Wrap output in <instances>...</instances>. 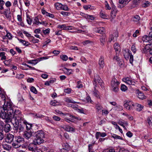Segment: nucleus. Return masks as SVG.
<instances>
[{
    "label": "nucleus",
    "instance_id": "obj_4",
    "mask_svg": "<svg viewBox=\"0 0 152 152\" xmlns=\"http://www.w3.org/2000/svg\"><path fill=\"white\" fill-rule=\"evenodd\" d=\"M12 115H10L2 107H0V117L2 119H5V122L8 123L11 122V117Z\"/></svg>",
    "mask_w": 152,
    "mask_h": 152
},
{
    "label": "nucleus",
    "instance_id": "obj_18",
    "mask_svg": "<svg viewBox=\"0 0 152 152\" xmlns=\"http://www.w3.org/2000/svg\"><path fill=\"white\" fill-rule=\"evenodd\" d=\"M45 58L43 57L39 58L38 59L32 60H29L28 61V63L29 64H34V65L37 64L38 61H40V60L39 59H45Z\"/></svg>",
    "mask_w": 152,
    "mask_h": 152
},
{
    "label": "nucleus",
    "instance_id": "obj_53",
    "mask_svg": "<svg viewBox=\"0 0 152 152\" xmlns=\"http://www.w3.org/2000/svg\"><path fill=\"white\" fill-rule=\"evenodd\" d=\"M115 107L116 108V110H118L120 111L122 109V106L119 105H116Z\"/></svg>",
    "mask_w": 152,
    "mask_h": 152
},
{
    "label": "nucleus",
    "instance_id": "obj_36",
    "mask_svg": "<svg viewBox=\"0 0 152 152\" xmlns=\"http://www.w3.org/2000/svg\"><path fill=\"white\" fill-rule=\"evenodd\" d=\"M151 3L148 1H145L142 4V6L144 7H146L150 5Z\"/></svg>",
    "mask_w": 152,
    "mask_h": 152
},
{
    "label": "nucleus",
    "instance_id": "obj_56",
    "mask_svg": "<svg viewBox=\"0 0 152 152\" xmlns=\"http://www.w3.org/2000/svg\"><path fill=\"white\" fill-rule=\"evenodd\" d=\"M146 48H148V50L151 49V48H152V44L150 43L148 44H147L146 45Z\"/></svg>",
    "mask_w": 152,
    "mask_h": 152
},
{
    "label": "nucleus",
    "instance_id": "obj_44",
    "mask_svg": "<svg viewBox=\"0 0 152 152\" xmlns=\"http://www.w3.org/2000/svg\"><path fill=\"white\" fill-rule=\"evenodd\" d=\"M0 13L1 14H4L5 15V17L6 18H8L10 17H11V16L10 15V11L9 13L8 14V12H6V13H3L1 12H0Z\"/></svg>",
    "mask_w": 152,
    "mask_h": 152
},
{
    "label": "nucleus",
    "instance_id": "obj_14",
    "mask_svg": "<svg viewBox=\"0 0 152 152\" xmlns=\"http://www.w3.org/2000/svg\"><path fill=\"white\" fill-rule=\"evenodd\" d=\"M99 64L100 68H103L104 67V58L103 56H100L99 61Z\"/></svg>",
    "mask_w": 152,
    "mask_h": 152
},
{
    "label": "nucleus",
    "instance_id": "obj_13",
    "mask_svg": "<svg viewBox=\"0 0 152 152\" xmlns=\"http://www.w3.org/2000/svg\"><path fill=\"white\" fill-rule=\"evenodd\" d=\"M11 126L10 124H7L5 125L4 126L2 130V132H3V131L6 133H7L9 132L11 130Z\"/></svg>",
    "mask_w": 152,
    "mask_h": 152
},
{
    "label": "nucleus",
    "instance_id": "obj_23",
    "mask_svg": "<svg viewBox=\"0 0 152 152\" xmlns=\"http://www.w3.org/2000/svg\"><path fill=\"white\" fill-rule=\"evenodd\" d=\"M117 10L115 9L113 10L111 12V17L113 18H114L116 16V14L117 13Z\"/></svg>",
    "mask_w": 152,
    "mask_h": 152
},
{
    "label": "nucleus",
    "instance_id": "obj_33",
    "mask_svg": "<svg viewBox=\"0 0 152 152\" xmlns=\"http://www.w3.org/2000/svg\"><path fill=\"white\" fill-rule=\"evenodd\" d=\"M130 52V51H129V54L130 57L129 61L130 63L132 64L133 61V56Z\"/></svg>",
    "mask_w": 152,
    "mask_h": 152
},
{
    "label": "nucleus",
    "instance_id": "obj_37",
    "mask_svg": "<svg viewBox=\"0 0 152 152\" xmlns=\"http://www.w3.org/2000/svg\"><path fill=\"white\" fill-rule=\"evenodd\" d=\"M147 120L149 126L151 125L152 124V117H148L147 119Z\"/></svg>",
    "mask_w": 152,
    "mask_h": 152
},
{
    "label": "nucleus",
    "instance_id": "obj_9",
    "mask_svg": "<svg viewBox=\"0 0 152 152\" xmlns=\"http://www.w3.org/2000/svg\"><path fill=\"white\" fill-rule=\"evenodd\" d=\"M36 144H37L35 143L33 141V143H30L28 146V149L29 151H31L32 152H35L38 148L36 145Z\"/></svg>",
    "mask_w": 152,
    "mask_h": 152
},
{
    "label": "nucleus",
    "instance_id": "obj_64",
    "mask_svg": "<svg viewBox=\"0 0 152 152\" xmlns=\"http://www.w3.org/2000/svg\"><path fill=\"white\" fill-rule=\"evenodd\" d=\"M80 83H81V82L80 81H79L77 82V87L78 88H82L83 87L82 85L80 84Z\"/></svg>",
    "mask_w": 152,
    "mask_h": 152
},
{
    "label": "nucleus",
    "instance_id": "obj_25",
    "mask_svg": "<svg viewBox=\"0 0 152 152\" xmlns=\"http://www.w3.org/2000/svg\"><path fill=\"white\" fill-rule=\"evenodd\" d=\"M65 101L67 102L71 103L74 104L79 103V102L74 101L72 99L68 98H67L66 99Z\"/></svg>",
    "mask_w": 152,
    "mask_h": 152
},
{
    "label": "nucleus",
    "instance_id": "obj_59",
    "mask_svg": "<svg viewBox=\"0 0 152 152\" xmlns=\"http://www.w3.org/2000/svg\"><path fill=\"white\" fill-rule=\"evenodd\" d=\"M96 108L98 111L101 110L102 108V107L99 105H97L96 106Z\"/></svg>",
    "mask_w": 152,
    "mask_h": 152
},
{
    "label": "nucleus",
    "instance_id": "obj_41",
    "mask_svg": "<svg viewBox=\"0 0 152 152\" xmlns=\"http://www.w3.org/2000/svg\"><path fill=\"white\" fill-rule=\"evenodd\" d=\"M118 64L121 67L124 66V62L121 59H120L118 61Z\"/></svg>",
    "mask_w": 152,
    "mask_h": 152
},
{
    "label": "nucleus",
    "instance_id": "obj_45",
    "mask_svg": "<svg viewBox=\"0 0 152 152\" xmlns=\"http://www.w3.org/2000/svg\"><path fill=\"white\" fill-rule=\"evenodd\" d=\"M11 61V60L9 59L8 60H6L4 61V63L5 65L6 66H8L10 64Z\"/></svg>",
    "mask_w": 152,
    "mask_h": 152
},
{
    "label": "nucleus",
    "instance_id": "obj_11",
    "mask_svg": "<svg viewBox=\"0 0 152 152\" xmlns=\"http://www.w3.org/2000/svg\"><path fill=\"white\" fill-rule=\"evenodd\" d=\"M14 136L12 134L9 133L7 134L5 140L6 142L11 143L12 142H13Z\"/></svg>",
    "mask_w": 152,
    "mask_h": 152
},
{
    "label": "nucleus",
    "instance_id": "obj_38",
    "mask_svg": "<svg viewBox=\"0 0 152 152\" xmlns=\"http://www.w3.org/2000/svg\"><path fill=\"white\" fill-rule=\"evenodd\" d=\"M94 94L97 98H99V92L98 91L96 90L95 87H94Z\"/></svg>",
    "mask_w": 152,
    "mask_h": 152
},
{
    "label": "nucleus",
    "instance_id": "obj_7",
    "mask_svg": "<svg viewBox=\"0 0 152 152\" xmlns=\"http://www.w3.org/2000/svg\"><path fill=\"white\" fill-rule=\"evenodd\" d=\"M119 84V82L116 78H113L111 85L112 90L115 92H118L119 90L118 86Z\"/></svg>",
    "mask_w": 152,
    "mask_h": 152
},
{
    "label": "nucleus",
    "instance_id": "obj_61",
    "mask_svg": "<svg viewBox=\"0 0 152 152\" xmlns=\"http://www.w3.org/2000/svg\"><path fill=\"white\" fill-rule=\"evenodd\" d=\"M61 14L62 15L65 16L68 15V14H69V13L68 12L62 11L61 12Z\"/></svg>",
    "mask_w": 152,
    "mask_h": 152
},
{
    "label": "nucleus",
    "instance_id": "obj_47",
    "mask_svg": "<svg viewBox=\"0 0 152 152\" xmlns=\"http://www.w3.org/2000/svg\"><path fill=\"white\" fill-rule=\"evenodd\" d=\"M92 7H91L90 5H85L83 6L84 8L86 10H88V9H92Z\"/></svg>",
    "mask_w": 152,
    "mask_h": 152
},
{
    "label": "nucleus",
    "instance_id": "obj_63",
    "mask_svg": "<svg viewBox=\"0 0 152 152\" xmlns=\"http://www.w3.org/2000/svg\"><path fill=\"white\" fill-rule=\"evenodd\" d=\"M5 5L7 7H10L11 5V4L10 1H7L5 3Z\"/></svg>",
    "mask_w": 152,
    "mask_h": 152
},
{
    "label": "nucleus",
    "instance_id": "obj_26",
    "mask_svg": "<svg viewBox=\"0 0 152 152\" xmlns=\"http://www.w3.org/2000/svg\"><path fill=\"white\" fill-rule=\"evenodd\" d=\"M84 17L86 19H88L91 20H93L94 19V17L92 15L86 14L85 15Z\"/></svg>",
    "mask_w": 152,
    "mask_h": 152
},
{
    "label": "nucleus",
    "instance_id": "obj_60",
    "mask_svg": "<svg viewBox=\"0 0 152 152\" xmlns=\"http://www.w3.org/2000/svg\"><path fill=\"white\" fill-rule=\"evenodd\" d=\"M27 22L29 24L31 25V19L29 17L27 16Z\"/></svg>",
    "mask_w": 152,
    "mask_h": 152
},
{
    "label": "nucleus",
    "instance_id": "obj_19",
    "mask_svg": "<svg viewBox=\"0 0 152 152\" xmlns=\"http://www.w3.org/2000/svg\"><path fill=\"white\" fill-rule=\"evenodd\" d=\"M104 28H95L94 29V32L100 34H102L104 32Z\"/></svg>",
    "mask_w": 152,
    "mask_h": 152
},
{
    "label": "nucleus",
    "instance_id": "obj_48",
    "mask_svg": "<svg viewBox=\"0 0 152 152\" xmlns=\"http://www.w3.org/2000/svg\"><path fill=\"white\" fill-rule=\"evenodd\" d=\"M64 91L67 94H70L71 92V89L70 88H68L66 89H65L64 90Z\"/></svg>",
    "mask_w": 152,
    "mask_h": 152
},
{
    "label": "nucleus",
    "instance_id": "obj_8",
    "mask_svg": "<svg viewBox=\"0 0 152 152\" xmlns=\"http://www.w3.org/2000/svg\"><path fill=\"white\" fill-rule=\"evenodd\" d=\"M94 84H95V87H96V83L97 81L102 88L104 87V83L103 82L101 78L98 75L96 74L95 75H94Z\"/></svg>",
    "mask_w": 152,
    "mask_h": 152
},
{
    "label": "nucleus",
    "instance_id": "obj_35",
    "mask_svg": "<svg viewBox=\"0 0 152 152\" xmlns=\"http://www.w3.org/2000/svg\"><path fill=\"white\" fill-rule=\"evenodd\" d=\"M127 87L124 84H122L121 86V89L123 91H125L127 90Z\"/></svg>",
    "mask_w": 152,
    "mask_h": 152
},
{
    "label": "nucleus",
    "instance_id": "obj_3",
    "mask_svg": "<svg viewBox=\"0 0 152 152\" xmlns=\"http://www.w3.org/2000/svg\"><path fill=\"white\" fill-rule=\"evenodd\" d=\"M5 110L9 113L10 115H12L15 112L14 107L12 103L10 100L4 101V104L2 107Z\"/></svg>",
    "mask_w": 152,
    "mask_h": 152
},
{
    "label": "nucleus",
    "instance_id": "obj_30",
    "mask_svg": "<svg viewBox=\"0 0 152 152\" xmlns=\"http://www.w3.org/2000/svg\"><path fill=\"white\" fill-rule=\"evenodd\" d=\"M6 32L7 33V34L6 35V37L8 38L10 40L11 39L12 37V34L10 33L7 30L6 31Z\"/></svg>",
    "mask_w": 152,
    "mask_h": 152
},
{
    "label": "nucleus",
    "instance_id": "obj_21",
    "mask_svg": "<svg viewBox=\"0 0 152 152\" xmlns=\"http://www.w3.org/2000/svg\"><path fill=\"white\" fill-rule=\"evenodd\" d=\"M137 96L140 99H145V96L144 95V94L143 93H142L140 92V91H139L137 92Z\"/></svg>",
    "mask_w": 152,
    "mask_h": 152
},
{
    "label": "nucleus",
    "instance_id": "obj_15",
    "mask_svg": "<svg viewBox=\"0 0 152 152\" xmlns=\"http://www.w3.org/2000/svg\"><path fill=\"white\" fill-rule=\"evenodd\" d=\"M142 40L145 42L151 43L152 42V39L149 36L145 35L142 37Z\"/></svg>",
    "mask_w": 152,
    "mask_h": 152
},
{
    "label": "nucleus",
    "instance_id": "obj_42",
    "mask_svg": "<svg viewBox=\"0 0 152 152\" xmlns=\"http://www.w3.org/2000/svg\"><path fill=\"white\" fill-rule=\"evenodd\" d=\"M60 58L64 61H66L68 59L67 56L65 55L61 56H60Z\"/></svg>",
    "mask_w": 152,
    "mask_h": 152
},
{
    "label": "nucleus",
    "instance_id": "obj_29",
    "mask_svg": "<svg viewBox=\"0 0 152 152\" xmlns=\"http://www.w3.org/2000/svg\"><path fill=\"white\" fill-rule=\"evenodd\" d=\"M105 36H103L102 38L100 39V42H101V45H104L105 43Z\"/></svg>",
    "mask_w": 152,
    "mask_h": 152
},
{
    "label": "nucleus",
    "instance_id": "obj_16",
    "mask_svg": "<svg viewBox=\"0 0 152 152\" xmlns=\"http://www.w3.org/2000/svg\"><path fill=\"white\" fill-rule=\"evenodd\" d=\"M114 48L115 50L116 54H118L121 50L120 47L118 43H115L114 45Z\"/></svg>",
    "mask_w": 152,
    "mask_h": 152
},
{
    "label": "nucleus",
    "instance_id": "obj_50",
    "mask_svg": "<svg viewBox=\"0 0 152 152\" xmlns=\"http://www.w3.org/2000/svg\"><path fill=\"white\" fill-rule=\"evenodd\" d=\"M93 43L92 41L89 40H86L83 42V45H85L88 44Z\"/></svg>",
    "mask_w": 152,
    "mask_h": 152
},
{
    "label": "nucleus",
    "instance_id": "obj_51",
    "mask_svg": "<svg viewBox=\"0 0 152 152\" xmlns=\"http://www.w3.org/2000/svg\"><path fill=\"white\" fill-rule=\"evenodd\" d=\"M144 0H134L133 3L135 4H137L140 3L142 1Z\"/></svg>",
    "mask_w": 152,
    "mask_h": 152
},
{
    "label": "nucleus",
    "instance_id": "obj_20",
    "mask_svg": "<svg viewBox=\"0 0 152 152\" xmlns=\"http://www.w3.org/2000/svg\"><path fill=\"white\" fill-rule=\"evenodd\" d=\"M3 148L4 150L7 151H10L11 149V147L10 145L6 144H3L2 145Z\"/></svg>",
    "mask_w": 152,
    "mask_h": 152
},
{
    "label": "nucleus",
    "instance_id": "obj_32",
    "mask_svg": "<svg viewBox=\"0 0 152 152\" xmlns=\"http://www.w3.org/2000/svg\"><path fill=\"white\" fill-rule=\"evenodd\" d=\"M55 6L56 9L58 10L61 8L62 4L59 3H57L55 4Z\"/></svg>",
    "mask_w": 152,
    "mask_h": 152
},
{
    "label": "nucleus",
    "instance_id": "obj_1",
    "mask_svg": "<svg viewBox=\"0 0 152 152\" xmlns=\"http://www.w3.org/2000/svg\"><path fill=\"white\" fill-rule=\"evenodd\" d=\"M34 138L33 142L39 145L44 142L45 138V133L42 130L37 131L35 133Z\"/></svg>",
    "mask_w": 152,
    "mask_h": 152
},
{
    "label": "nucleus",
    "instance_id": "obj_17",
    "mask_svg": "<svg viewBox=\"0 0 152 152\" xmlns=\"http://www.w3.org/2000/svg\"><path fill=\"white\" fill-rule=\"evenodd\" d=\"M62 128L67 132H71L74 131L73 128L69 126L65 125L62 126Z\"/></svg>",
    "mask_w": 152,
    "mask_h": 152
},
{
    "label": "nucleus",
    "instance_id": "obj_52",
    "mask_svg": "<svg viewBox=\"0 0 152 152\" xmlns=\"http://www.w3.org/2000/svg\"><path fill=\"white\" fill-rule=\"evenodd\" d=\"M50 31V29L49 28H48L45 30H43V32L44 34H46L49 33Z\"/></svg>",
    "mask_w": 152,
    "mask_h": 152
},
{
    "label": "nucleus",
    "instance_id": "obj_34",
    "mask_svg": "<svg viewBox=\"0 0 152 152\" xmlns=\"http://www.w3.org/2000/svg\"><path fill=\"white\" fill-rule=\"evenodd\" d=\"M26 124L25 126H26L27 131H28V130H30L32 127V124H28L27 122V123H26Z\"/></svg>",
    "mask_w": 152,
    "mask_h": 152
},
{
    "label": "nucleus",
    "instance_id": "obj_49",
    "mask_svg": "<svg viewBox=\"0 0 152 152\" xmlns=\"http://www.w3.org/2000/svg\"><path fill=\"white\" fill-rule=\"evenodd\" d=\"M106 4H105V7L107 10H109L111 9V7L109 6L108 4L107 1H105Z\"/></svg>",
    "mask_w": 152,
    "mask_h": 152
},
{
    "label": "nucleus",
    "instance_id": "obj_28",
    "mask_svg": "<svg viewBox=\"0 0 152 152\" xmlns=\"http://www.w3.org/2000/svg\"><path fill=\"white\" fill-rule=\"evenodd\" d=\"M19 40L20 42L23 43L24 45L28 46L30 45V43H29L28 42L24 40L20 39V40Z\"/></svg>",
    "mask_w": 152,
    "mask_h": 152
},
{
    "label": "nucleus",
    "instance_id": "obj_5",
    "mask_svg": "<svg viewBox=\"0 0 152 152\" xmlns=\"http://www.w3.org/2000/svg\"><path fill=\"white\" fill-rule=\"evenodd\" d=\"M24 140V138L20 136L15 137L12 143V146L15 148L20 147L21 146V144L23 142Z\"/></svg>",
    "mask_w": 152,
    "mask_h": 152
},
{
    "label": "nucleus",
    "instance_id": "obj_46",
    "mask_svg": "<svg viewBox=\"0 0 152 152\" xmlns=\"http://www.w3.org/2000/svg\"><path fill=\"white\" fill-rule=\"evenodd\" d=\"M61 9L65 11H68V7L65 5H63L61 7Z\"/></svg>",
    "mask_w": 152,
    "mask_h": 152
},
{
    "label": "nucleus",
    "instance_id": "obj_54",
    "mask_svg": "<svg viewBox=\"0 0 152 152\" xmlns=\"http://www.w3.org/2000/svg\"><path fill=\"white\" fill-rule=\"evenodd\" d=\"M53 119L56 121H59L60 120V118L58 116H54L53 117Z\"/></svg>",
    "mask_w": 152,
    "mask_h": 152
},
{
    "label": "nucleus",
    "instance_id": "obj_62",
    "mask_svg": "<svg viewBox=\"0 0 152 152\" xmlns=\"http://www.w3.org/2000/svg\"><path fill=\"white\" fill-rule=\"evenodd\" d=\"M126 135L129 137H131L132 136V134L130 131H129L126 133Z\"/></svg>",
    "mask_w": 152,
    "mask_h": 152
},
{
    "label": "nucleus",
    "instance_id": "obj_12",
    "mask_svg": "<svg viewBox=\"0 0 152 152\" xmlns=\"http://www.w3.org/2000/svg\"><path fill=\"white\" fill-rule=\"evenodd\" d=\"M32 133L31 130L25 131L23 135L24 137L27 140L30 139L32 136Z\"/></svg>",
    "mask_w": 152,
    "mask_h": 152
},
{
    "label": "nucleus",
    "instance_id": "obj_2",
    "mask_svg": "<svg viewBox=\"0 0 152 152\" xmlns=\"http://www.w3.org/2000/svg\"><path fill=\"white\" fill-rule=\"evenodd\" d=\"M11 117V122L14 121L15 124H19L21 122H24L26 121L23 118V115L21 114L20 112L16 111L15 110V112Z\"/></svg>",
    "mask_w": 152,
    "mask_h": 152
},
{
    "label": "nucleus",
    "instance_id": "obj_39",
    "mask_svg": "<svg viewBox=\"0 0 152 152\" xmlns=\"http://www.w3.org/2000/svg\"><path fill=\"white\" fill-rule=\"evenodd\" d=\"M34 22L33 23L34 24H36L38 25L40 23V22L38 18L37 17H34Z\"/></svg>",
    "mask_w": 152,
    "mask_h": 152
},
{
    "label": "nucleus",
    "instance_id": "obj_43",
    "mask_svg": "<svg viewBox=\"0 0 152 152\" xmlns=\"http://www.w3.org/2000/svg\"><path fill=\"white\" fill-rule=\"evenodd\" d=\"M131 49L132 52L134 53H136L137 49L134 45H132Z\"/></svg>",
    "mask_w": 152,
    "mask_h": 152
},
{
    "label": "nucleus",
    "instance_id": "obj_57",
    "mask_svg": "<svg viewBox=\"0 0 152 152\" xmlns=\"http://www.w3.org/2000/svg\"><path fill=\"white\" fill-rule=\"evenodd\" d=\"M114 38V37L113 35L111 34L110 35L109 37L108 41L110 42L112 41L113 40Z\"/></svg>",
    "mask_w": 152,
    "mask_h": 152
},
{
    "label": "nucleus",
    "instance_id": "obj_22",
    "mask_svg": "<svg viewBox=\"0 0 152 152\" xmlns=\"http://www.w3.org/2000/svg\"><path fill=\"white\" fill-rule=\"evenodd\" d=\"M134 107H136L137 110L139 111H141L142 108L141 105L138 104H135L134 105Z\"/></svg>",
    "mask_w": 152,
    "mask_h": 152
},
{
    "label": "nucleus",
    "instance_id": "obj_58",
    "mask_svg": "<svg viewBox=\"0 0 152 152\" xmlns=\"http://www.w3.org/2000/svg\"><path fill=\"white\" fill-rule=\"evenodd\" d=\"M0 97L2 99V100H5V95L2 93L1 91V94L0 95Z\"/></svg>",
    "mask_w": 152,
    "mask_h": 152
},
{
    "label": "nucleus",
    "instance_id": "obj_6",
    "mask_svg": "<svg viewBox=\"0 0 152 152\" xmlns=\"http://www.w3.org/2000/svg\"><path fill=\"white\" fill-rule=\"evenodd\" d=\"M26 123L27 122L26 121L24 122L20 123L18 124H14V129L18 131L19 132L24 131Z\"/></svg>",
    "mask_w": 152,
    "mask_h": 152
},
{
    "label": "nucleus",
    "instance_id": "obj_31",
    "mask_svg": "<svg viewBox=\"0 0 152 152\" xmlns=\"http://www.w3.org/2000/svg\"><path fill=\"white\" fill-rule=\"evenodd\" d=\"M131 80H132L130 78L128 77L123 79V81L128 84H130Z\"/></svg>",
    "mask_w": 152,
    "mask_h": 152
},
{
    "label": "nucleus",
    "instance_id": "obj_27",
    "mask_svg": "<svg viewBox=\"0 0 152 152\" xmlns=\"http://www.w3.org/2000/svg\"><path fill=\"white\" fill-rule=\"evenodd\" d=\"M111 136L112 137L114 138L115 139H119L121 140H122V138L121 137L118 135L116 134H111Z\"/></svg>",
    "mask_w": 152,
    "mask_h": 152
},
{
    "label": "nucleus",
    "instance_id": "obj_24",
    "mask_svg": "<svg viewBox=\"0 0 152 152\" xmlns=\"http://www.w3.org/2000/svg\"><path fill=\"white\" fill-rule=\"evenodd\" d=\"M132 20L134 22H137L140 20V17L139 15H136L133 18Z\"/></svg>",
    "mask_w": 152,
    "mask_h": 152
},
{
    "label": "nucleus",
    "instance_id": "obj_40",
    "mask_svg": "<svg viewBox=\"0 0 152 152\" xmlns=\"http://www.w3.org/2000/svg\"><path fill=\"white\" fill-rule=\"evenodd\" d=\"M31 91L35 94L37 93V91L36 88L34 86H32L30 89Z\"/></svg>",
    "mask_w": 152,
    "mask_h": 152
},
{
    "label": "nucleus",
    "instance_id": "obj_10",
    "mask_svg": "<svg viewBox=\"0 0 152 152\" xmlns=\"http://www.w3.org/2000/svg\"><path fill=\"white\" fill-rule=\"evenodd\" d=\"M124 107L127 110H131L133 109L134 104L131 101L127 102L124 104Z\"/></svg>",
    "mask_w": 152,
    "mask_h": 152
},
{
    "label": "nucleus",
    "instance_id": "obj_55",
    "mask_svg": "<svg viewBox=\"0 0 152 152\" xmlns=\"http://www.w3.org/2000/svg\"><path fill=\"white\" fill-rule=\"evenodd\" d=\"M100 14L101 17L102 18H105L107 17L106 15L103 12H101Z\"/></svg>",
    "mask_w": 152,
    "mask_h": 152
}]
</instances>
